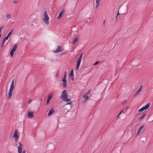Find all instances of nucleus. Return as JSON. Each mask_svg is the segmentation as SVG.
Instances as JSON below:
<instances>
[{"label": "nucleus", "instance_id": "1", "mask_svg": "<svg viewBox=\"0 0 153 153\" xmlns=\"http://www.w3.org/2000/svg\"><path fill=\"white\" fill-rule=\"evenodd\" d=\"M43 16L44 18L43 19V21L47 25H48L49 24V18L47 14V11L45 10L44 12Z\"/></svg>", "mask_w": 153, "mask_h": 153}, {"label": "nucleus", "instance_id": "2", "mask_svg": "<svg viewBox=\"0 0 153 153\" xmlns=\"http://www.w3.org/2000/svg\"><path fill=\"white\" fill-rule=\"evenodd\" d=\"M83 53H82L79 56V57L78 59L77 62V65L76 66V69L77 70H78L79 68V66L80 65V63L81 61V58L82 57Z\"/></svg>", "mask_w": 153, "mask_h": 153}, {"label": "nucleus", "instance_id": "3", "mask_svg": "<svg viewBox=\"0 0 153 153\" xmlns=\"http://www.w3.org/2000/svg\"><path fill=\"white\" fill-rule=\"evenodd\" d=\"M62 94L60 96V97L61 99H64L68 97V93L65 90H64L62 92Z\"/></svg>", "mask_w": 153, "mask_h": 153}, {"label": "nucleus", "instance_id": "4", "mask_svg": "<svg viewBox=\"0 0 153 153\" xmlns=\"http://www.w3.org/2000/svg\"><path fill=\"white\" fill-rule=\"evenodd\" d=\"M150 105V103H148V104H147L145 106L139 109L138 111L139 112H142L144 110H147L149 107Z\"/></svg>", "mask_w": 153, "mask_h": 153}, {"label": "nucleus", "instance_id": "5", "mask_svg": "<svg viewBox=\"0 0 153 153\" xmlns=\"http://www.w3.org/2000/svg\"><path fill=\"white\" fill-rule=\"evenodd\" d=\"M63 48L61 46H58L56 50L54 51L53 52L55 53H58L59 52L63 51Z\"/></svg>", "mask_w": 153, "mask_h": 153}, {"label": "nucleus", "instance_id": "6", "mask_svg": "<svg viewBox=\"0 0 153 153\" xmlns=\"http://www.w3.org/2000/svg\"><path fill=\"white\" fill-rule=\"evenodd\" d=\"M17 48V45H16L13 47V48L12 49L10 52V55L12 57H13L14 54V53L16 51Z\"/></svg>", "mask_w": 153, "mask_h": 153}, {"label": "nucleus", "instance_id": "7", "mask_svg": "<svg viewBox=\"0 0 153 153\" xmlns=\"http://www.w3.org/2000/svg\"><path fill=\"white\" fill-rule=\"evenodd\" d=\"M66 109L68 110H70L72 107V104L71 102H69L65 105Z\"/></svg>", "mask_w": 153, "mask_h": 153}, {"label": "nucleus", "instance_id": "8", "mask_svg": "<svg viewBox=\"0 0 153 153\" xmlns=\"http://www.w3.org/2000/svg\"><path fill=\"white\" fill-rule=\"evenodd\" d=\"M66 78V77H63L62 80L63 83V86L64 88L66 87L67 86Z\"/></svg>", "mask_w": 153, "mask_h": 153}, {"label": "nucleus", "instance_id": "9", "mask_svg": "<svg viewBox=\"0 0 153 153\" xmlns=\"http://www.w3.org/2000/svg\"><path fill=\"white\" fill-rule=\"evenodd\" d=\"M144 125H143L141 126H140V127L139 128V129H138V130H137V135L140 134V133L141 132V130L142 129L144 128Z\"/></svg>", "mask_w": 153, "mask_h": 153}, {"label": "nucleus", "instance_id": "10", "mask_svg": "<svg viewBox=\"0 0 153 153\" xmlns=\"http://www.w3.org/2000/svg\"><path fill=\"white\" fill-rule=\"evenodd\" d=\"M65 11L64 9H63L59 13V15L57 18V19H59L62 16V14L65 13Z\"/></svg>", "mask_w": 153, "mask_h": 153}, {"label": "nucleus", "instance_id": "11", "mask_svg": "<svg viewBox=\"0 0 153 153\" xmlns=\"http://www.w3.org/2000/svg\"><path fill=\"white\" fill-rule=\"evenodd\" d=\"M53 96V94H49L48 96V99L47 100V102H46V104H48L51 100V99L52 98Z\"/></svg>", "mask_w": 153, "mask_h": 153}, {"label": "nucleus", "instance_id": "12", "mask_svg": "<svg viewBox=\"0 0 153 153\" xmlns=\"http://www.w3.org/2000/svg\"><path fill=\"white\" fill-rule=\"evenodd\" d=\"M18 132L17 130H16L13 135V137L16 140L18 138Z\"/></svg>", "mask_w": 153, "mask_h": 153}, {"label": "nucleus", "instance_id": "13", "mask_svg": "<svg viewBox=\"0 0 153 153\" xmlns=\"http://www.w3.org/2000/svg\"><path fill=\"white\" fill-rule=\"evenodd\" d=\"M54 111V109L52 108L51 110L49 111V112L48 114V116H51L53 114V113Z\"/></svg>", "mask_w": 153, "mask_h": 153}, {"label": "nucleus", "instance_id": "14", "mask_svg": "<svg viewBox=\"0 0 153 153\" xmlns=\"http://www.w3.org/2000/svg\"><path fill=\"white\" fill-rule=\"evenodd\" d=\"M34 112L30 111L29 112L28 114V116L29 118H33V114Z\"/></svg>", "mask_w": 153, "mask_h": 153}, {"label": "nucleus", "instance_id": "15", "mask_svg": "<svg viewBox=\"0 0 153 153\" xmlns=\"http://www.w3.org/2000/svg\"><path fill=\"white\" fill-rule=\"evenodd\" d=\"M13 30H12L9 33L8 35L5 38L4 40H5L6 41V40L8 39V38L11 34L12 33L13 31Z\"/></svg>", "mask_w": 153, "mask_h": 153}, {"label": "nucleus", "instance_id": "16", "mask_svg": "<svg viewBox=\"0 0 153 153\" xmlns=\"http://www.w3.org/2000/svg\"><path fill=\"white\" fill-rule=\"evenodd\" d=\"M82 97L84 98V101L85 102L87 101L89 98V97L88 96H87V95H83L82 96Z\"/></svg>", "mask_w": 153, "mask_h": 153}, {"label": "nucleus", "instance_id": "17", "mask_svg": "<svg viewBox=\"0 0 153 153\" xmlns=\"http://www.w3.org/2000/svg\"><path fill=\"white\" fill-rule=\"evenodd\" d=\"M13 93V91H11L9 90V92H8V98L10 99L12 96V94Z\"/></svg>", "mask_w": 153, "mask_h": 153}, {"label": "nucleus", "instance_id": "18", "mask_svg": "<svg viewBox=\"0 0 153 153\" xmlns=\"http://www.w3.org/2000/svg\"><path fill=\"white\" fill-rule=\"evenodd\" d=\"M79 39V37L78 36H76L74 39L73 41V44H74L77 41V40Z\"/></svg>", "mask_w": 153, "mask_h": 153}, {"label": "nucleus", "instance_id": "19", "mask_svg": "<svg viewBox=\"0 0 153 153\" xmlns=\"http://www.w3.org/2000/svg\"><path fill=\"white\" fill-rule=\"evenodd\" d=\"M101 0H96V3L97 4L96 6V7L97 8L99 5L100 3V1Z\"/></svg>", "mask_w": 153, "mask_h": 153}, {"label": "nucleus", "instance_id": "20", "mask_svg": "<svg viewBox=\"0 0 153 153\" xmlns=\"http://www.w3.org/2000/svg\"><path fill=\"white\" fill-rule=\"evenodd\" d=\"M22 146H18V152L19 153H21L22 152Z\"/></svg>", "mask_w": 153, "mask_h": 153}, {"label": "nucleus", "instance_id": "21", "mask_svg": "<svg viewBox=\"0 0 153 153\" xmlns=\"http://www.w3.org/2000/svg\"><path fill=\"white\" fill-rule=\"evenodd\" d=\"M141 91H140L138 90L137 91V92L134 95V97L137 96V95H139L140 94V92Z\"/></svg>", "mask_w": 153, "mask_h": 153}, {"label": "nucleus", "instance_id": "22", "mask_svg": "<svg viewBox=\"0 0 153 153\" xmlns=\"http://www.w3.org/2000/svg\"><path fill=\"white\" fill-rule=\"evenodd\" d=\"M146 115V114H144L142 116H141L139 119V120H142L145 117Z\"/></svg>", "mask_w": 153, "mask_h": 153}, {"label": "nucleus", "instance_id": "23", "mask_svg": "<svg viewBox=\"0 0 153 153\" xmlns=\"http://www.w3.org/2000/svg\"><path fill=\"white\" fill-rule=\"evenodd\" d=\"M14 81H15L14 79H13L12 81L10 86H12V87H14Z\"/></svg>", "mask_w": 153, "mask_h": 153}, {"label": "nucleus", "instance_id": "24", "mask_svg": "<svg viewBox=\"0 0 153 153\" xmlns=\"http://www.w3.org/2000/svg\"><path fill=\"white\" fill-rule=\"evenodd\" d=\"M90 92H91V90H89L88 91V92L86 93L84 95H87V96H88Z\"/></svg>", "mask_w": 153, "mask_h": 153}, {"label": "nucleus", "instance_id": "25", "mask_svg": "<svg viewBox=\"0 0 153 153\" xmlns=\"http://www.w3.org/2000/svg\"><path fill=\"white\" fill-rule=\"evenodd\" d=\"M70 76H74L73 70H71L70 74Z\"/></svg>", "mask_w": 153, "mask_h": 153}, {"label": "nucleus", "instance_id": "26", "mask_svg": "<svg viewBox=\"0 0 153 153\" xmlns=\"http://www.w3.org/2000/svg\"><path fill=\"white\" fill-rule=\"evenodd\" d=\"M125 109H123L122 111H121L120 113V114H121L122 113H125L126 112H125Z\"/></svg>", "mask_w": 153, "mask_h": 153}, {"label": "nucleus", "instance_id": "27", "mask_svg": "<svg viewBox=\"0 0 153 153\" xmlns=\"http://www.w3.org/2000/svg\"><path fill=\"white\" fill-rule=\"evenodd\" d=\"M11 16V15L10 14H7L6 15V17L7 18H10V17Z\"/></svg>", "mask_w": 153, "mask_h": 153}, {"label": "nucleus", "instance_id": "28", "mask_svg": "<svg viewBox=\"0 0 153 153\" xmlns=\"http://www.w3.org/2000/svg\"><path fill=\"white\" fill-rule=\"evenodd\" d=\"M142 88H143V85H140L138 90H139L140 91H141Z\"/></svg>", "mask_w": 153, "mask_h": 153}, {"label": "nucleus", "instance_id": "29", "mask_svg": "<svg viewBox=\"0 0 153 153\" xmlns=\"http://www.w3.org/2000/svg\"><path fill=\"white\" fill-rule=\"evenodd\" d=\"M3 27H0V35H1V31H2V29H3Z\"/></svg>", "mask_w": 153, "mask_h": 153}, {"label": "nucleus", "instance_id": "30", "mask_svg": "<svg viewBox=\"0 0 153 153\" xmlns=\"http://www.w3.org/2000/svg\"><path fill=\"white\" fill-rule=\"evenodd\" d=\"M59 73V70L57 71V73L56 74V77H57L58 76V74Z\"/></svg>", "mask_w": 153, "mask_h": 153}, {"label": "nucleus", "instance_id": "31", "mask_svg": "<svg viewBox=\"0 0 153 153\" xmlns=\"http://www.w3.org/2000/svg\"><path fill=\"white\" fill-rule=\"evenodd\" d=\"M64 100L65 101H67L68 102L70 101L71 100L70 99H68L67 98L64 99Z\"/></svg>", "mask_w": 153, "mask_h": 153}, {"label": "nucleus", "instance_id": "32", "mask_svg": "<svg viewBox=\"0 0 153 153\" xmlns=\"http://www.w3.org/2000/svg\"><path fill=\"white\" fill-rule=\"evenodd\" d=\"M14 87L12 86H10L9 90L11 91H13V90L14 89Z\"/></svg>", "mask_w": 153, "mask_h": 153}, {"label": "nucleus", "instance_id": "33", "mask_svg": "<svg viewBox=\"0 0 153 153\" xmlns=\"http://www.w3.org/2000/svg\"><path fill=\"white\" fill-rule=\"evenodd\" d=\"M66 77H67V72L65 71L64 73V76L63 77L66 78Z\"/></svg>", "mask_w": 153, "mask_h": 153}, {"label": "nucleus", "instance_id": "34", "mask_svg": "<svg viewBox=\"0 0 153 153\" xmlns=\"http://www.w3.org/2000/svg\"><path fill=\"white\" fill-rule=\"evenodd\" d=\"M13 2L14 3L16 4V3H18V1L16 0H13Z\"/></svg>", "mask_w": 153, "mask_h": 153}, {"label": "nucleus", "instance_id": "35", "mask_svg": "<svg viewBox=\"0 0 153 153\" xmlns=\"http://www.w3.org/2000/svg\"><path fill=\"white\" fill-rule=\"evenodd\" d=\"M5 41H6L5 40H4L3 41V43H2V48H3V47L4 44L5 43Z\"/></svg>", "mask_w": 153, "mask_h": 153}, {"label": "nucleus", "instance_id": "36", "mask_svg": "<svg viewBox=\"0 0 153 153\" xmlns=\"http://www.w3.org/2000/svg\"><path fill=\"white\" fill-rule=\"evenodd\" d=\"M71 79L72 80H73L74 79V76H70Z\"/></svg>", "mask_w": 153, "mask_h": 153}, {"label": "nucleus", "instance_id": "37", "mask_svg": "<svg viewBox=\"0 0 153 153\" xmlns=\"http://www.w3.org/2000/svg\"><path fill=\"white\" fill-rule=\"evenodd\" d=\"M98 63H99V62L97 61L95 63V64H94V65H97Z\"/></svg>", "mask_w": 153, "mask_h": 153}, {"label": "nucleus", "instance_id": "38", "mask_svg": "<svg viewBox=\"0 0 153 153\" xmlns=\"http://www.w3.org/2000/svg\"><path fill=\"white\" fill-rule=\"evenodd\" d=\"M105 20H104L103 21V25L104 26L105 25Z\"/></svg>", "mask_w": 153, "mask_h": 153}, {"label": "nucleus", "instance_id": "39", "mask_svg": "<svg viewBox=\"0 0 153 153\" xmlns=\"http://www.w3.org/2000/svg\"><path fill=\"white\" fill-rule=\"evenodd\" d=\"M32 101V100L31 99H30L28 102V103H29V104H30V102H31Z\"/></svg>", "mask_w": 153, "mask_h": 153}, {"label": "nucleus", "instance_id": "40", "mask_svg": "<svg viewBox=\"0 0 153 153\" xmlns=\"http://www.w3.org/2000/svg\"><path fill=\"white\" fill-rule=\"evenodd\" d=\"M19 146H22V145L20 142H19Z\"/></svg>", "mask_w": 153, "mask_h": 153}, {"label": "nucleus", "instance_id": "41", "mask_svg": "<svg viewBox=\"0 0 153 153\" xmlns=\"http://www.w3.org/2000/svg\"><path fill=\"white\" fill-rule=\"evenodd\" d=\"M119 15H120V14L119 13V12H118L117 14V17H116V19H117V17Z\"/></svg>", "mask_w": 153, "mask_h": 153}, {"label": "nucleus", "instance_id": "42", "mask_svg": "<svg viewBox=\"0 0 153 153\" xmlns=\"http://www.w3.org/2000/svg\"><path fill=\"white\" fill-rule=\"evenodd\" d=\"M128 108V107H127L126 108V109H125V112H126V111H127V110Z\"/></svg>", "mask_w": 153, "mask_h": 153}, {"label": "nucleus", "instance_id": "43", "mask_svg": "<svg viewBox=\"0 0 153 153\" xmlns=\"http://www.w3.org/2000/svg\"><path fill=\"white\" fill-rule=\"evenodd\" d=\"M22 153H26V151L25 150H24L23 151Z\"/></svg>", "mask_w": 153, "mask_h": 153}, {"label": "nucleus", "instance_id": "44", "mask_svg": "<svg viewBox=\"0 0 153 153\" xmlns=\"http://www.w3.org/2000/svg\"><path fill=\"white\" fill-rule=\"evenodd\" d=\"M120 113L117 116V117H118L120 115Z\"/></svg>", "mask_w": 153, "mask_h": 153}, {"label": "nucleus", "instance_id": "45", "mask_svg": "<svg viewBox=\"0 0 153 153\" xmlns=\"http://www.w3.org/2000/svg\"><path fill=\"white\" fill-rule=\"evenodd\" d=\"M126 101H124V103H126Z\"/></svg>", "mask_w": 153, "mask_h": 153}, {"label": "nucleus", "instance_id": "46", "mask_svg": "<svg viewBox=\"0 0 153 153\" xmlns=\"http://www.w3.org/2000/svg\"><path fill=\"white\" fill-rule=\"evenodd\" d=\"M1 35H0V39L1 38Z\"/></svg>", "mask_w": 153, "mask_h": 153}]
</instances>
